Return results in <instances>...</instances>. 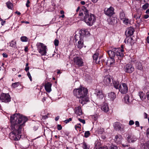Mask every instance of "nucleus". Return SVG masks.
Masks as SVG:
<instances>
[{
	"mask_svg": "<svg viewBox=\"0 0 149 149\" xmlns=\"http://www.w3.org/2000/svg\"><path fill=\"white\" fill-rule=\"evenodd\" d=\"M26 117L19 114H15L10 116L11 126L14 130L9 134L10 138L15 141H18L21 137L22 127L27 121Z\"/></svg>",
	"mask_w": 149,
	"mask_h": 149,
	"instance_id": "f257e3e1",
	"label": "nucleus"
},
{
	"mask_svg": "<svg viewBox=\"0 0 149 149\" xmlns=\"http://www.w3.org/2000/svg\"><path fill=\"white\" fill-rule=\"evenodd\" d=\"M88 89L84 87L74 89L73 91L74 95L79 99V102L83 104H86L88 101Z\"/></svg>",
	"mask_w": 149,
	"mask_h": 149,
	"instance_id": "f03ea898",
	"label": "nucleus"
},
{
	"mask_svg": "<svg viewBox=\"0 0 149 149\" xmlns=\"http://www.w3.org/2000/svg\"><path fill=\"white\" fill-rule=\"evenodd\" d=\"M123 50L120 48H113L111 50H109L107 53L110 58H119L124 56Z\"/></svg>",
	"mask_w": 149,
	"mask_h": 149,
	"instance_id": "7ed1b4c3",
	"label": "nucleus"
},
{
	"mask_svg": "<svg viewBox=\"0 0 149 149\" xmlns=\"http://www.w3.org/2000/svg\"><path fill=\"white\" fill-rule=\"evenodd\" d=\"M87 16L84 20L88 25L92 26L95 21V17L93 14L89 13Z\"/></svg>",
	"mask_w": 149,
	"mask_h": 149,
	"instance_id": "20e7f679",
	"label": "nucleus"
},
{
	"mask_svg": "<svg viewBox=\"0 0 149 149\" xmlns=\"http://www.w3.org/2000/svg\"><path fill=\"white\" fill-rule=\"evenodd\" d=\"M36 46L38 50L41 55H45L46 53V46L43 43H37Z\"/></svg>",
	"mask_w": 149,
	"mask_h": 149,
	"instance_id": "39448f33",
	"label": "nucleus"
},
{
	"mask_svg": "<svg viewBox=\"0 0 149 149\" xmlns=\"http://www.w3.org/2000/svg\"><path fill=\"white\" fill-rule=\"evenodd\" d=\"M11 97L8 93H2L0 95V100L2 102L8 103L11 101Z\"/></svg>",
	"mask_w": 149,
	"mask_h": 149,
	"instance_id": "423d86ee",
	"label": "nucleus"
},
{
	"mask_svg": "<svg viewBox=\"0 0 149 149\" xmlns=\"http://www.w3.org/2000/svg\"><path fill=\"white\" fill-rule=\"evenodd\" d=\"M113 127L116 130L120 131L122 133L124 132L126 127L125 125H122L118 122L115 123L113 124Z\"/></svg>",
	"mask_w": 149,
	"mask_h": 149,
	"instance_id": "0eeeda50",
	"label": "nucleus"
},
{
	"mask_svg": "<svg viewBox=\"0 0 149 149\" xmlns=\"http://www.w3.org/2000/svg\"><path fill=\"white\" fill-rule=\"evenodd\" d=\"M118 90L121 93L123 94L126 93L128 91V86L127 84L123 83H120L119 86Z\"/></svg>",
	"mask_w": 149,
	"mask_h": 149,
	"instance_id": "6e6552de",
	"label": "nucleus"
},
{
	"mask_svg": "<svg viewBox=\"0 0 149 149\" xmlns=\"http://www.w3.org/2000/svg\"><path fill=\"white\" fill-rule=\"evenodd\" d=\"M74 64L78 67H81L83 65L84 62L82 59L80 57L77 56L74 58Z\"/></svg>",
	"mask_w": 149,
	"mask_h": 149,
	"instance_id": "1a4fd4ad",
	"label": "nucleus"
},
{
	"mask_svg": "<svg viewBox=\"0 0 149 149\" xmlns=\"http://www.w3.org/2000/svg\"><path fill=\"white\" fill-rule=\"evenodd\" d=\"M124 69L126 73H131L134 70V68L131 64H127L124 66Z\"/></svg>",
	"mask_w": 149,
	"mask_h": 149,
	"instance_id": "9d476101",
	"label": "nucleus"
},
{
	"mask_svg": "<svg viewBox=\"0 0 149 149\" xmlns=\"http://www.w3.org/2000/svg\"><path fill=\"white\" fill-rule=\"evenodd\" d=\"M89 11L86 8H84L80 10L79 16H83L84 20L87 16V15L88 14Z\"/></svg>",
	"mask_w": 149,
	"mask_h": 149,
	"instance_id": "9b49d317",
	"label": "nucleus"
},
{
	"mask_svg": "<svg viewBox=\"0 0 149 149\" xmlns=\"http://www.w3.org/2000/svg\"><path fill=\"white\" fill-rule=\"evenodd\" d=\"M95 91V94L96 95L97 99L99 100L102 99L104 96L102 91L98 89H96Z\"/></svg>",
	"mask_w": 149,
	"mask_h": 149,
	"instance_id": "f8f14e48",
	"label": "nucleus"
},
{
	"mask_svg": "<svg viewBox=\"0 0 149 149\" xmlns=\"http://www.w3.org/2000/svg\"><path fill=\"white\" fill-rule=\"evenodd\" d=\"M127 141L129 143H134L136 140V137L132 134H128L127 136Z\"/></svg>",
	"mask_w": 149,
	"mask_h": 149,
	"instance_id": "ddd939ff",
	"label": "nucleus"
},
{
	"mask_svg": "<svg viewBox=\"0 0 149 149\" xmlns=\"http://www.w3.org/2000/svg\"><path fill=\"white\" fill-rule=\"evenodd\" d=\"M135 31L134 28L132 27H130L127 28L125 32V35L127 37H129L132 35Z\"/></svg>",
	"mask_w": 149,
	"mask_h": 149,
	"instance_id": "4468645a",
	"label": "nucleus"
},
{
	"mask_svg": "<svg viewBox=\"0 0 149 149\" xmlns=\"http://www.w3.org/2000/svg\"><path fill=\"white\" fill-rule=\"evenodd\" d=\"M113 8L110 7L109 8H107L106 10L105 9L104 13L107 16H111L113 14Z\"/></svg>",
	"mask_w": 149,
	"mask_h": 149,
	"instance_id": "2eb2a0df",
	"label": "nucleus"
},
{
	"mask_svg": "<svg viewBox=\"0 0 149 149\" xmlns=\"http://www.w3.org/2000/svg\"><path fill=\"white\" fill-rule=\"evenodd\" d=\"M52 84L50 82L46 83L45 85V88L46 91L48 92H50L51 91V86Z\"/></svg>",
	"mask_w": 149,
	"mask_h": 149,
	"instance_id": "dca6fc26",
	"label": "nucleus"
},
{
	"mask_svg": "<svg viewBox=\"0 0 149 149\" xmlns=\"http://www.w3.org/2000/svg\"><path fill=\"white\" fill-rule=\"evenodd\" d=\"M111 82V79L110 77L106 76L104 77L103 83L106 85H109Z\"/></svg>",
	"mask_w": 149,
	"mask_h": 149,
	"instance_id": "f3484780",
	"label": "nucleus"
},
{
	"mask_svg": "<svg viewBox=\"0 0 149 149\" xmlns=\"http://www.w3.org/2000/svg\"><path fill=\"white\" fill-rule=\"evenodd\" d=\"M75 112L76 114L79 116L82 114V112L81 107L79 106L76 107L75 109Z\"/></svg>",
	"mask_w": 149,
	"mask_h": 149,
	"instance_id": "a211bd4d",
	"label": "nucleus"
},
{
	"mask_svg": "<svg viewBox=\"0 0 149 149\" xmlns=\"http://www.w3.org/2000/svg\"><path fill=\"white\" fill-rule=\"evenodd\" d=\"M110 59L107 60V62L106 63V65H111L114 63L115 59L116 60L117 58H110Z\"/></svg>",
	"mask_w": 149,
	"mask_h": 149,
	"instance_id": "6ab92c4d",
	"label": "nucleus"
},
{
	"mask_svg": "<svg viewBox=\"0 0 149 149\" xmlns=\"http://www.w3.org/2000/svg\"><path fill=\"white\" fill-rule=\"evenodd\" d=\"M136 69L141 70L143 69L142 64L140 62H137L136 63Z\"/></svg>",
	"mask_w": 149,
	"mask_h": 149,
	"instance_id": "aec40b11",
	"label": "nucleus"
},
{
	"mask_svg": "<svg viewBox=\"0 0 149 149\" xmlns=\"http://www.w3.org/2000/svg\"><path fill=\"white\" fill-rule=\"evenodd\" d=\"M102 110L105 112H107L109 110L108 105L107 103H105L101 108Z\"/></svg>",
	"mask_w": 149,
	"mask_h": 149,
	"instance_id": "412c9836",
	"label": "nucleus"
},
{
	"mask_svg": "<svg viewBox=\"0 0 149 149\" xmlns=\"http://www.w3.org/2000/svg\"><path fill=\"white\" fill-rule=\"evenodd\" d=\"M108 97L110 100H113L116 97V95L114 92H111L108 94Z\"/></svg>",
	"mask_w": 149,
	"mask_h": 149,
	"instance_id": "4be33fe9",
	"label": "nucleus"
},
{
	"mask_svg": "<svg viewBox=\"0 0 149 149\" xmlns=\"http://www.w3.org/2000/svg\"><path fill=\"white\" fill-rule=\"evenodd\" d=\"M122 139V137L121 135H116L115 136V142L118 144H119L120 143Z\"/></svg>",
	"mask_w": 149,
	"mask_h": 149,
	"instance_id": "5701e85b",
	"label": "nucleus"
},
{
	"mask_svg": "<svg viewBox=\"0 0 149 149\" xmlns=\"http://www.w3.org/2000/svg\"><path fill=\"white\" fill-rule=\"evenodd\" d=\"M83 39L80 38L78 42V45H77L78 48L81 49L83 47Z\"/></svg>",
	"mask_w": 149,
	"mask_h": 149,
	"instance_id": "b1692460",
	"label": "nucleus"
},
{
	"mask_svg": "<svg viewBox=\"0 0 149 149\" xmlns=\"http://www.w3.org/2000/svg\"><path fill=\"white\" fill-rule=\"evenodd\" d=\"M99 54L98 53H95L93 56V59L94 61H95V62L96 63H99L100 61H97L98 59L99 56Z\"/></svg>",
	"mask_w": 149,
	"mask_h": 149,
	"instance_id": "393cba45",
	"label": "nucleus"
},
{
	"mask_svg": "<svg viewBox=\"0 0 149 149\" xmlns=\"http://www.w3.org/2000/svg\"><path fill=\"white\" fill-rule=\"evenodd\" d=\"M81 34L82 36L88 35L89 34V32L86 29H82L80 31Z\"/></svg>",
	"mask_w": 149,
	"mask_h": 149,
	"instance_id": "a878e982",
	"label": "nucleus"
},
{
	"mask_svg": "<svg viewBox=\"0 0 149 149\" xmlns=\"http://www.w3.org/2000/svg\"><path fill=\"white\" fill-rule=\"evenodd\" d=\"M113 85L114 88L116 89H118L119 88V83L118 81H113Z\"/></svg>",
	"mask_w": 149,
	"mask_h": 149,
	"instance_id": "bb28decb",
	"label": "nucleus"
},
{
	"mask_svg": "<svg viewBox=\"0 0 149 149\" xmlns=\"http://www.w3.org/2000/svg\"><path fill=\"white\" fill-rule=\"evenodd\" d=\"M139 95L142 100H143L145 99V95L143 92H139Z\"/></svg>",
	"mask_w": 149,
	"mask_h": 149,
	"instance_id": "cd10ccee",
	"label": "nucleus"
},
{
	"mask_svg": "<svg viewBox=\"0 0 149 149\" xmlns=\"http://www.w3.org/2000/svg\"><path fill=\"white\" fill-rule=\"evenodd\" d=\"M7 7L9 9H12L13 8V5L10 1L7 2L6 3Z\"/></svg>",
	"mask_w": 149,
	"mask_h": 149,
	"instance_id": "c85d7f7f",
	"label": "nucleus"
},
{
	"mask_svg": "<svg viewBox=\"0 0 149 149\" xmlns=\"http://www.w3.org/2000/svg\"><path fill=\"white\" fill-rule=\"evenodd\" d=\"M124 100L125 102L127 104H128L130 102V100L129 96L127 95H125V96L124 97Z\"/></svg>",
	"mask_w": 149,
	"mask_h": 149,
	"instance_id": "c756f323",
	"label": "nucleus"
},
{
	"mask_svg": "<svg viewBox=\"0 0 149 149\" xmlns=\"http://www.w3.org/2000/svg\"><path fill=\"white\" fill-rule=\"evenodd\" d=\"M110 22H109V24L111 25H114V24L116 23L117 22L116 19L113 17H112L110 19Z\"/></svg>",
	"mask_w": 149,
	"mask_h": 149,
	"instance_id": "7c9ffc66",
	"label": "nucleus"
},
{
	"mask_svg": "<svg viewBox=\"0 0 149 149\" xmlns=\"http://www.w3.org/2000/svg\"><path fill=\"white\" fill-rule=\"evenodd\" d=\"M123 23L125 25H127L128 24H130V21L128 19L125 18L123 19Z\"/></svg>",
	"mask_w": 149,
	"mask_h": 149,
	"instance_id": "2f4dec72",
	"label": "nucleus"
},
{
	"mask_svg": "<svg viewBox=\"0 0 149 149\" xmlns=\"http://www.w3.org/2000/svg\"><path fill=\"white\" fill-rule=\"evenodd\" d=\"M95 147L96 149H108V147L106 146H104L102 147H99L95 144Z\"/></svg>",
	"mask_w": 149,
	"mask_h": 149,
	"instance_id": "473e14b6",
	"label": "nucleus"
},
{
	"mask_svg": "<svg viewBox=\"0 0 149 149\" xmlns=\"http://www.w3.org/2000/svg\"><path fill=\"white\" fill-rule=\"evenodd\" d=\"M16 42L14 40H12L10 42V46L14 48L16 47Z\"/></svg>",
	"mask_w": 149,
	"mask_h": 149,
	"instance_id": "72a5a7b5",
	"label": "nucleus"
},
{
	"mask_svg": "<svg viewBox=\"0 0 149 149\" xmlns=\"http://www.w3.org/2000/svg\"><path fill=\"white\" fill-rule=\"evenodd\" d=\"M125 14L123 12H121L120 13V17L121 20L124 19L125 18Z\"/></svg>",
	"mask_w": 149,
	"mask_h": 149,
	"instance_id": "f704fd0d",
	"label": "nucleus"
},
{
	"mask_svg": "<svg viewBox=\"0 0 149 149\" xmlns=\"http://www.w3.org/2000/svg\"><path fill=\"white\" fill-rule=\"evenodd\" d=\"M141 15V13H138L136 14V20L138 21H139V22L141 21V19H140Z\"/></svg>",
	"mask_w": 149,
	"mask_h": 149,
	"instance_id": "c9c22d12",
	"label": "nucleus"
},
{
	"mask_svg": "<svg viewBox=\"0 0 149 149\" xmlns=\"http://www.w3.org/2000/svg\"><path fill=\"white\" fill-rule=\"evenodd\" d=\"M81 125L80 124H77L75 126V128L77 131H80L81 128Z\"/></svg>",
	"mask_w": 149,
	"mask_h": 149,
	"instance_id": "e433bc0d",
	"label": "nucleus"
},
{
	"mask_svg": "<svg viewBox=\"0 0 149 149\" xmlns=\"http://www.w3.org/2000/svg\"><path fill=\"white\" fill-rule=\"evenodd\" d=\"M20 39L22 42H27L28 41V38L26 36H22Z\"/></svg>",
	"mask_w": 149,
	"mask_h": 149,
	"instance_id": "4c0bfd02",
	"label": "nucleus"
},
{
	"mask_svg": "<svg viewBox=\"0 0 149 149\" xmlns=\"http://www.w3.org/2000/svg\"><path fill=\"white\" fill-rule=\"evenodd\" d=\"M19 85V82H15L13 83L12 85V86L14 88H15L17 87Z\"/></svg>",
	"mask_w": 149,
	"mask_h": 149,
	"instance_id": "58836bf2",
	"label": "nucleus"
},
{
	"mask_svg": "<svg viewBox=\"0 0 149 149\" xmlns=\"http://www.w3.org/2000/svg\"><path fill=\"white\" fill-rule=\"evenodd\" d=\"M83 147L84 149H89V146L84 142H83Z\"/></svg>",
	"mask_w": 149,
	"mask_h": 149,
	"instance_id": "ea45409f",
	"label": "nucleus"
},
{
	"mask_svg": "<svg viewBox=\"0 0 149 149\" xmlns=\"http://www.w3.org/2000/svg\"><path fill=\"white\" fill-rule=\"evenodd\" d=\"M149 4L148 3H146L142 6V8L144 10L147 9L149 6Z\"/></svg>",
	"mask_w": 149,
	"mask_h": 149,
	"instance_id": "a19ab883",
	"label": "nucleus"
},
{
	"mask_svg": "<svg viewBox=\"0 0 149 149\" xmlns=\"http://www.w3.org/2000/svg\"><path fill=\"white\" fill-rule=\"evenodd\" d=\"M90 134V133L89 131H86L84 133V136L87 138L89 136Z\"/></svg>",
	"mask_w": 149,
	"mask_h": 149,
	"instance_id": "79ce46f5",
	"label": "nucleus"
},
{
	"mask_svg": "<svg viewBox=\"0 0 149 149\" xmlns=\"http://www.w3.org/2000/svg\"><path fill=\"white\" fill-rule=\"evenodd\" d=\"M59 41L58 40L55 39L54 40V44L56 46H58L59 44Z\"/></svg>",
	"mask_w": 149,
	"mask_h": 149,
	"instance_id": "37998d69",
	"label": "nucleus"
},
{
	"mask_svg": "<svg viewBox=\"0 0 149 149\" xmlns=\"http://www.w3.org/2000/svg\"><path fill=\"white\" fill-rule=\"evenodd\" d=\"M110 149H118V147L115 145H112L110 146Z\"/></svg>",
	"mask_w": 149,
	"mask_h": 149,
	"instance_id": "c03bdc74",
	"label": "nucleus"
},
{
	"mask_svg": "<svg viewBox=\"0 0 149 149\" xmlns=\"http://www.w3.org/2000/svg\"><path fill=\"white\" fill-rule=\"evenodd\" d=\"M104 129L100 127L98 129V132L99 133L101 134L104 131Z\"/></svg>",
	"mask_w": 149,
	"mask_h": 149,
	"instance_id": "a18cd8bd",
	"label": "nucleus"
},
{
	"mask_svg": "<svg viewBox=\"0 0 149 149\" xmlns=\"http://www.w3.org/2000/svg\"><path fill=\"white\" fill-rule=\"evenodd\" d=\"M62 127L61 125H57V129L58 130H60L62 129Z\"/></svg>",
	"mask_w": 149,
	"mask_h": 149,
	"instance_id": "49530a36",
	"label": "nucleus"
},
{
	"mask_svg": "<svg viewBox=\"0 0 149 149\" xmlns=\"http://www.w3.org/2000/svg\"><path fill=\"white\" fill-rule=\"evenodd\" d=\"M72 120V119L71 118H69L68 119L64 121V122L66 124L68 123L70 121H71Z\"/></svg>",
	"mask_w": 149,
	"mask_h": 149,
	"instance_id": "de8ad7c7",
	"label": "nucleus"
},
{
	"mask_svg": "<svg viewBox=\"0 0 149 149\" xmlns=\"http://www.w3.org/2000/svg\"><path fill=\"white\" fill-rule=\"evenodd\" d=\"M134 122L133 120H131L129 122V124L131 126L134 124Z\"/></svg>",
	"mask_w": 149,
	"mask_h": 149,
	"instance_id": "09e8293b",
	"label": "nucleus"
},
{
	"mask_svg": "<svg viewBox=\"0 0 149 149\" xmlns=\"http://www.w3.org/2000/svg\"><path fill=\"white\" fill-rule=\"evenodd\" d=\"M27 75L30 79V80L31 81L32 80V77L31 75L30 74L29 72H28L27 73Z\"/></svg>",
	"mask_w": 149,
	"mask_h": 149,
	"instance_id": "8fccbe9b",
	"label": "nucleus"
},
{
	"mask_svg": "<svg viewBox=\"0 0 149 149\" xmlns=\"http://www.w3.org/2000/svg\"><path fill=\"white\" fill-rule=\"evenodd\" d=\"M92 118L94 120H96L97 118V115H94L92 116Z\"/></svg>",
	"mask_w": 149,
	"mask_h": 149,
	"instance_id": "3c124183",
	"label": "nucleus"
},
{
	"mask_svg": "<svg viewBox=\"0 0 149 149\" xmlns=\"http://www.w3.org/2000/svg\"><path fill=\"white\" fill-rule=\"evenodd\" d=\"M146 135L147 137L149 138V128H148L146 130Z\"/></svg>",
	"mask_w": 149,
	"mask_h": 149,
	"instance_id": "603ef678",
	"label": "nucleus"
},
{
	"mask_svg": "<svg viewBox=\"0 0 149 149\" xmlns=\"http://www.w3.org/2000/svg\"><path fill=\"white\" fill-rule=\"evenodd\" d=\"M78 120L80 122H81L83 124H85V120L84 119H82L80 118H79Z\"/></svg>",
	"mask_w": 149,
	"mask_h": 149,
	"instance_id": "864d4df0",
	"label": "nucleus"
},
{
	"mask_svg": "<svg viewBox=\"0 0 149 149\" xmlns=\"http://www.w3.org/2000/svg\"><path fill=\"white\" fill-rule=\"evenodd\" d=\"M0 19L1 21V24L2 25H3L4 24H5V23L6 22L5 21L3 20V19H1V18H0Z\"/></svg>",
	"mask_w": 149,
	"mask_h": 149,
	"instance_id": "5fc2aeb1",
	"label": "nucleus"
},
{
	"mask_svg": "<svg viewBox=\"0 0 149 149\" xmlns=\"http://www.w3.org/2000/svg\"><path fill=\"white\" fill-rule=\"evenodd\" d=\"M30 3V2L29 1V0H27V1L26 3V6L28 8L30 6L29 5V4Z\"/></svg>",
	"mask_w": 149,
	"mask_h": 149,
	"instance_id": "6e6d98bb",
	"label": "nucleus"
},
{
	"mask_svg": "<svg viewBox=\"0 0 149 149\" xmlns=\"http://www.w3.org/2000/svg\"><path fill=\"white\" fill-rule=\"evenodd\" d=\"M135 125L137 127H139V121H137L135 122Z\"/></svg>",
	"mask_w": 149,
	"mask_h": 149,
	"instance_id": "4d7b16f0",
	"label": "nucleus"
},
{
	"mask_svg": "<svg viewBox=\"0 0 149 149\" xmlns=\"http://www.w3.org/2000/svg\"><path fill=\"white\" fill-rule=\"evenodd\" d=\"M143 115L144 118H148V114L146 113H144Z\"/></svg>",
	"mask_w": 149,
	"mask_h": 149,
	"instance_id": "13d9d810",
	"label": "nucleus"
},
{
	"mask_svg": "<svg viewBox=\"0 0 149 149\" xmlns=\"http://www.w3.org/2000/svg\"><path fill=\"white\" fill-rule=\"evenodd\" d=\"M2 55L4 57L7 58L8 57V55L5 53H3Z\"/></svg>",
	"mask_w": 149,
	"mask_h": 149,
	"instance_id": "bf43d9fd",
	"label": "nucleus"
},
{
	"mask_svg": "<svg viewBox=\"0 0 149 149\" xmlns=\"http://www.w3.org/2000/svg\"><path fill=\"white\" fill-rule=\"evenodd\" d=\"M29 68V66L26 67L25 68V70L26 72H27Z\"/></svg>",
	"mask_w": 149,
	"mask_h": 149,
	"instance_id": "052dcab7",
	"label": "nucleus"
},
{
	"mask_svg": "<svg viewBox=\"0 0 149 149\" xmlns=\"http://www.w3.org/2000/svg\"><path fill=\"white\" fill-rule=\"evenodd\" d=\"M149 16L148 15H145L144 16V18L145 19H147L148 18Z\"/></svg>",
	"mask_w": 149,
	"mask_h": 149,
	"instance_id": "680f3d73",
	"label": "nucleus"
},
{
	"mask_svg": "<svg viewBox=\"0 0 149 149\" xmlns=\"http://www.w3.org/2000/svg\"><path fill=\"white\" fill-rule=\"evenodd\" d=\"M59 118V116H58L55 117V120L56 121H57L58 120Z\"/></svg>",
	"mask_w": 149,
	"mask_h": 149,
	"instance_id": "e2e57ef3",
	"label": "nucleus"
},
{
	"mask_svg": "<svg viewBox=\"0 0 149 149\" xmlns=\"http://www.w3.org/2000/svg\"><path fill=\"white\" fill-rule=\"evenodd\" d=\"M24 51L25 52H27L28 51V48L27 46L25 47Z\"/></svg>",
	"mask_w": 149,
	"mask_h": 149,
	"instance_id": "0e129e2a",
	"label": "nucleus"
},
{
	"mask_svg": "<svg viewBox=\"0 0 149 149\" xmlns=\"http://www.w3.org/2000/svg\"><path fill=\"white\" fill-rule=\"evenodd\" d=\"M147 97L148 98V99L149 100V92H148L147 93Z\"/></svg>",
	"mask_w": 149,
	"mask_h": 149,
	"instance_id": "69168bd1",
	"label": "nucleus"
},
{
	"mask_svg": "<svg viewBox=\"0 0 149 149\" xmlns=\"http://www.w3.org/2000/svg\"><path fill=\"white\" fill-rule=\"evenodd\" d=\"M47 118V116L46 115H45L42 116V119H45Z\"/></svg>",
	"mask_w": 149,
	"mask_h": 149,
	"instance_id": "338daca9",
	"label": "nucleus"
},
{
	"mask_svg": "<svg viewBox=\"0 0 149 149\" xmlns=\"http://www.w3.org/2000/svg\"><path fill=\"white\" fill-rule=\"evenodd\" d=\"M147 42L149 43V36H148L147 38Z\"/></svg>",
	"mask_w": 149,
	"mask_h": 149,
	"instance_id": "774afa93",
	"label": "nucleus"
}]
</instances>
